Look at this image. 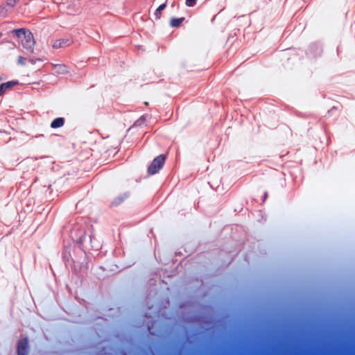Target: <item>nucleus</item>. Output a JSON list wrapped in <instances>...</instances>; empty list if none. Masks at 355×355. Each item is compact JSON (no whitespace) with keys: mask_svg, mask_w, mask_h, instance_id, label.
Returning <instances> with one entry per match:
<instances>
[{"mask_svg":"<svg viewBox=\"0 0 355 355\" xmlns=\"http://www.w3.org/2000/svg\"><path fill=\"white\" fill-rule=\"evenodd\" d=\"M166 155H159L155 157L150 165L148 168V172L150 175L156 174L159 170H161L165 163Z\"/></svg>","mask_w":355,"mask_h":355,"instance_id":"f03ea898","label":"nucleus"},{"mask_svg":"<svg viewBox=\"0 0 355 355\" xmlns=\"http://www.w3.org/2000/svg\"><path fill=\"white\" fill-rule=\"evenodd\" d=\"M19 39H21V43L24 49L28 52L33 53L35 45V41L33 33L27 28H21L14 29L10 32Z\"/></svg>","mask_w":355,"mask_h":355,"instance_id":"f257e3e1","label":"nucleus"},{"mask_svg":"<svg viewBox=\"0 0 355 355\" xmlns=\"http://www.w3.org/2000/svg\"><path fill=\"white\" fill-rule=\"evenodd\" d=\"M18 85L17 81H8L0 85V96H3L8 90H10L13 87Z\"/></svg>","mask_w":355,"mask_h":355,"instance_id":"423d86ee","label":"nucleus"},{"mask_svg":"<svg viewBox=\"0 0 355 355\" xmlns=\"http://www.w3.org/2000/svg\"><path fill=\"white\" fill-rule=\"evenodd\" d=\"M25 60H26V58L21 55L19 56L17 58V62L19 64H21V65L25 64Z\"/></svg>","mask_w":355,"mask_h":355,"instance_id":"f8f14e48","label":"nucleus"},{"mask_svg":"<svg viewBox=\"0 0 355 355\" xmlns=\"http://www.w3.org/2000/svg\"><path fill=\"white\" fill-rule=\"evenodd\" d=\"M166 3H162L161 4L156 10L155 11V16L157 18L159 19L161 17V12L166 8Z\"/></svg>","mask_w":355,"mask_h":355,"instance_id":"9d476101","label":"nucleus"},{"mask_svg":"<svg viewBox=\"0 0 355 355\" xmlns=\"http://www.w3.org/2000/svg\"><path fill=\"white\" fill-rule=\"evenodd\" d=\"M1 36H2V33H0V38L1 37Z\"/></svg>","mask_w":355,"mask_h":355,"instance_id":"2eb2a0df","label":"nucleus"},{"mask_svg":"<svg viewBox=\"0 0 355 355\" xmlns=\"http://www.w3.org/2000/svg\"><path fill=\"white\" fill-rule=\"evenodd\" d=\"M29 351L28 340L27 338H22L17 343V355H28Z\"/></svg>","mask_w":355,"mask_h":355,"instance_id":"20e7f679","label":"nucleus"},{"mask_svg":"<svg viewBox=\"0 0 355 355\" xmlns=\"http://www.w3.org/2000/svg\"><path fill=\"white\" fill-rule=\"evenodd\" d=\"M42 59H40V58H35V59H33H33H30V60H29V62H30L31 64H36V62H42Z\"/></svg>","mask_w":355,"mask_h":355,"instance_id":"4468645a","label":"nucleus"},{"mask_svg":"<svg viewBox=\"0 0 355 355\" xmlns=\"http://www.w3.org/2000/svg\"><path fill=\"white\" fill-rule=\"evenodd\" d=\"M55 72L59 74H65L69 72L68 67L65 64H53Z\"/></svg>","mask_w":355,"mask_h":355,"instance_id":"0eeeda50","label":"nucleus"},{"mask_svg":"<svg viewBox=\"0 0 355 355\" xmlns=\"http://www.w3.org/2000/svg\"><path fill=\"white\" fill-rule=\"evenodd\" d=\"M19 0H6L0 5V16L6 15L7 12L14 8Z\"/></svg>","mask_w":355,"mask_h":355,"instance_id":"7ed1b4c3","label":"nucleus"},{"mask_svg":"<svg viewBox=\"0 0 355 355\" xmlns=\"http://www.w3.org/2000/svg\"><path fill=\"white\" fill-rule=\"evenodd\" d=\"M1 80H2V78H1V77L0 76V81H1Z\"/></svg>","mask_w":355,"mask_h":355,"instance_id":"dca6fc26","label":"nucleus"},{"mask_svg":"<svg viewBox=\"0 0 355 355\" xmlns=\"http://www.w3.org/2000/svg\"><path fill=\"white\" fill-rule=\"evenodd\" d=\"M185 19L184 17H180V18H171L170 21V26L172 28H178L180 26L181 24L183 22V21Z\"/></svg>","mask_w":355,"mask_h":355,"instance_id":"1a4fd4ad","label":"nucleus"},{"mask_svg":"<svg viewBox=\"0 0 355 355\" xmlns=\"http://www.w3.org/2000/svg\"><path fill=\"white\" fill-rule=\"evenodd\" d=\"M197 0H186V5L189 7L193 6Z\"/></svg>","mask_w":355,"mask_h":355,"instance_id":"ddd939ff","label":"nucleus"},{"mask_svg":"<svg viewBox=\"0 0 355 355\" xmlns=\"http://www.w3.org/2000/svg\"><path fill=\"white\" fill-rule=\"evenodd\" d=\"M73 43V41L71 38H61L56 40L52 46L55 49L66 48L71 46Z\"/></svg>","mask_w":355,"mask_h":355,"instance_id":"39448f33","label":"nucleus"},{"mask_svg":"<svg viewBox=\"0 0 355 355\" xmlns=\"http://www.w3.org/2000/svg\"><path fill=\"white\" fill-rule=\"evenodd\" d=\"M125 199V197L123 196L117 197L112 202L114 205H118L120 203H121Z\"/></svg>","mask_w":355,"mask_h":355,"instance_id":"9b49d317","label":"nucleus"},{"mask_svg":"<svg viewBox=\"0 0 355 355\" xmlns=\"http://www.w3.org/2000/svg\"><path fill=\"white\" fill-rule=\"evenodd\" d=\"M64 119L62 117L55 118L51 123V128H58L64 125Z\"/></svg>","mask_w":355,"mask_h":355,"instance_id":"6e6552de","label":"nucleus"}]
</instances>
